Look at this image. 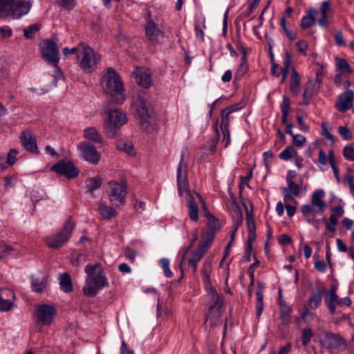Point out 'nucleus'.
Instances as JSON below:
<instances>
[{
    "instance_id": "f257e3e1",
    "label": "nucleus",
    "mask_w": 354,
    "mask_h": 354,
    "mask_svg": "<svg viewBox=\"0 0 354 354\" xmlns=\"http://www.w3.org/2000/svg\"><path fill=\"white\" fill-rule=\"evenodd\" d=\"M86 273L84 294L88 297H94L105 287L109 286L104 269L100 263L87 265L84 269Z\"/></svg>"
},
{
    "instance_id": "f03ea898",
    "label": "nucleus",
    "mask_w": 354,
    "mask_h": 354,
    "mask_svg": "<svg viewBox=\"0 0 354 354\" xmlns=\"http://www.w3.org/2000/svg\"><path fill=\"white\" fill-rule=\"evenodd\" d=\"M100 84L104 92L109 94L115 102L122 104L125 100L122 82L113 68L109 67L104 72Z\"/></svg>"
},
{
    "instance_id": "7ed1b4c3",
    "label": "nucleus",
    "mask_w": 354,
    "mask_h": 354,
    "mask_svg": "<svg viewBox=\"0 0 354 354\" xmlns=\"http://www.w3.org/2000/svg\"><path fill=\"white\" fill-rule=\"evenodd\" d=\"M31 6V3L25 0H0V16L18 19L28 14Z\"/></svg>"
},
{
    "instance_id": "20e7f679",
    "label": "nucleus",
    "mask_w": 354,
    "mask_h": 354,
    "mask_svg": "<svg viewBox=\"0 0 354 354\" xmlns=\"http://www.w3.org/2000/svg\"><path fill=\"white\" fill-rule=\"evenodd\" d=\"M127 122L125 113L119 109H113L108 112V118L104 122V131L107 137L116 138L120 131V128Z\"/></svg>"
},
{
    "instance_id": "39448f33",
    "label": "nucleus",
    "mask_w": 354,
    "mask_h": 354,
    "mask_svg": "<svg viewBox=\"0 0 354 354\" xmlns=\"http://www.w3.org/2000/svg\"><path fill=\"white\" fill-rule=\"evenodd\" d=\"M82 50L77 62L84 73H91L97 69L101 57L97 55L88 44H86Z\"/></svg>"
},
{
    "instance_id": "423d86ee",
    "label": "nucleus",
    "mask_w": 354,
    "mask_h": 354,
    "mask_svg": "<svg viewBox=\"0 0 354 354\" xmlns=\"http://www.w3.org/2000/svg\"><path fill=\"white\" fill-rule=\"evenodd\" d=\"M75 223L71 218H68L64 223L62 230L57 233L46 238V245L51 248H59L68 241L75 227Z\"/></svg>"
},
{
    "instance_id": "0eeeda50",
    "label": "nucleus",
    "mask_w": 354,
    "mask_h": 354,
    "mask_svg": "<svg viewBox=\"0 0 354 354\" xmlns=\"http://www.w3.org/2000/svg\"><path fill=\"white\" fill-rule=\"evenodd\" d=\"M325 196V192L322 189H316L311 196V204H304L301 207V212L304 217L313 214L315 216L317 214L322 213L326 204L323 198Z\"/></svg>"
},
{
    "instance_id": "6e6552de",
    "label": "nucleus",
    "mask_w": 354,
    "mask_h": 354,
    "mask_svg": "<svg viewBox=\"0 0 354 354\" xmlns=\"http://www.w3.org/2000/svg\"><path fill=\"white\" fill-rule=\"evenodd\" d=\"M108 198L115 207L124 205L127 194V185L125 182L110 181Z\"/></svg>"
},
{
    "instance_id": "1a4fd4ad",
    "label": "nucleus",
    "mask_w": 354,
    "mask_h": 354,
    "mask_svg": "<svg viewBox=\"0 0 354 354\" xmlns=\"http://www.w3.org/2000/svg\"><path fill=\"white\" fill-rule=\"evenodd\" d=\"M188 149L185 148L181 151L180 160L177 168V185L180 196L183 195V189L187 190L189 186L187 180Z\"/></svg>"
},
{
    "instance_id": "9d476101",
    "label": "nucleus",
    "mask_w": 354,
    "mask_h": 354,
    "mask_svg": "<svg viewBox=\"0 0 354 354\" xmlns=\"http://www.w3.org/2000/svg\"><path fill=\"white\" fill-rule=\"evenodd\" d=\"M43 56L54 66H57L59 60V42L57 39L44 40L41 44Z\"/></svg>"
},
{
    "instance_id": "9b49d317",
    "label": "nucleus",
    "mask_w": 354,
    "mask_h": 354,
    "mask_svg": "<svg viewBox=\"0 0 354 354\" xmlns=\"http://www.w3.org/2000/svg\"><path fill=\"white\" fill-rule=\"evenodd\" d=\"M81 159L91 164L96 165L100 160V154L96 147L85 141L81 142L77 147Z\"/></svg>"
},
{
    "instance_id": "f8f14e48",
    "label": "nucleus",
    "mask_w": 354,
    "mask_h": 354,
    "mask_svg": "<svg viewBox=\"0 0 354 354\" xmlns=\"http://www.w3.org/2000/svg\"><path fill=\"white\" fill-rule=\"evenodd\" d=\"M57 313L54 306L43 304L37 306L35 312V316L38 323L44 326L50 325Z\"/></svg>"
},
{
    "instance_id": "ddd939ff",
    "label": "nucleus",
    "mask_w": 354,
    "mask_h": 354,
    "mask_svg": "<svg viewBox=\"0 0 354 354\" xmlns=\"http://www.w3.org/2000/svg\"><path fill=\"white\" fill-rule=\"evenodd\" d=\"M51 171L65 176L68 179L75 178L80 171L71 161L59 160L51 167Z\"/></svg>"
},
{
    "instance_id": "4468645a",
    "label": "nucleus",
    "mask_w": 354,
    "mask_h": 354,
    "mask_svg": "<svg viewBox=\"0 0 354 354\" xmlns=\"http://www.w3.org/2000/svg\"><path fill=\"white\" fill-rule=\"evenodd\" d=\"M133 106L136 109V115L141 121L142 124L149 122L153 112L147 102L142 96L139 95L136 97Z\"/></svg>"
},
{
    "instance_id": "2eb2a0df",
    "label": "nucleus",
    "mask_w": 354,
    "mask_h": 354,
    "mask_svg": "<svg viewBox=\"0 0 354 354\" xmlns=\"http://www.w3.org/2000/svg\"><path fill=\"white\" fill-rule=\"evenodd\" d=\"M145 36L147 39L153 43H158V39L163 38L165 32L162 30L155 21L149 18L147 19L145 26Z\"/></svg>"
},
{
    "instance_id": "dca6fc26",
    "label": "nucleus",
    "mask_w": 354,
    "mask_h": 354,
    "mask_svg": "<svg viewBox=\"0 0 354 354\" xmlns=\"http://www.w3.org/2000/svg\"><path fill=\"white\" fill-rule=\"evenodd\" d=\"M324 342L327 348L343 351L346 348L345 339L339 335L326 332L323 336Z\"/></svg>"
},
{
    "instance_id": "f3484780",
    "label": "nucleus",
    "mask_w": 354,
    "mask_h": 354,
    "mask_svg": "<svg viewBox=\"0 0 354 354\" xmlns=\"http://www.w3.org/2000/svg\"><path fill=\"white\" fill-rule=\"evenodd\" d=\"M353 100L354 92L353 90L348 89L339 95L335 105L340 112L345 113L352 107Z\"/></svg>"
},
{
    "instance_id": "a211bd4d",
    "label": "nucleus",
    "mask_w": 354,
    "mask_h": 354,
    "mask_svg": "<svg viewBox=\"0 0 354 354\" xmlns=\"http://www.w3.org/2000/svg\"><path fill=\"white\" fill-rule=\"evenodd\" d=\"M138 84L143 88H148L152 84L151 72L148 69L137 68L132 73Z\"/></svg>"
},
{
    "instance_id": "6ab92c4d",
    "label": "nucleus",
    "mask_w": 354,
    "mask_h": 354,
    "mask_svg": "<svg viewBox=\"0 0 354 354\" xmlns=\"http://www.w3.org/2000/svg\"><path fill=\"white\" fill-rule=\"evenodd\" d=\"M212 261L213 257H207L203 263L201 268V273L202 274V279L204 286L206 289L213 290L212 285L210 274L212 272Z\"/></svg>"
},
{
    "instance_id": "aec40b11",
    "label": "nucleus",
    "mask_w": 354,
    "mask_h": 354,
    "mask_svg": "<svg viewBox=\"0 0 354 354\" xmlns=\"http://www.w3.org/2000/svg\"><path fill=\"white\" fill-rule=\"evenodd\" d=\"M97 211L102 220H111L118 215V212L115 208L107 205L103 200L98 201Z\"/></svg>"
},
{
    "instance_id": "412c9836",
    "label": "nucleus",
    "mask_w": 354,
    "mask_h": 354,
    "mask_svg": "<svg viewBox=\"0 0 354 354\" xmlns=\"http://www.w3.org/2000/svg\"><path fill=\"white\" fill-rule=\"evenodd\" d=\"M212 292V297L214 299L213 304L209 308V315L206 316V320L211 315H214L216 317H218L221 315V309L223 306V297L218 295L216 290L213 288L211 290Z\"/></svg>"
},
{
    "instance_id": "4be33fe9",
    "label": "nucleus",
    "mask_w": 354,
    "mask_h": 354,
    "mask_svg": "<svg viewBox=\"0 0 354 354\" xmlns=\"http://www.w3.org/2000/svg\"><path fill=\"white\" fill-rule=\"evenodd\" d=\"M20 140L23 147L26 150L32 152L37 151L36 139L30 132L23 131L20 136Z\"/></svg>"
},
{
    "instance_id": "5701e85b",
    "label": "nucleus",
    "mask_w": 354,
    "mask_h": 354,
    "mask_svg": "<svg viewBox=\"0 0 354 354\" xmlns=\"http://www.w3.org/2000/svg\"><path fill=\"white\" fill-rule=\"evenodd\" d=\"M183 191H185L187 194L186 203L189 208V216L192 221H196L198 219V205L196 204L194 197L189 193L188 187L187 188V190L185 189H183Z\"/></svg>"
},
{
    "instance_id": "b1692460",
    "label": "nucleus",
    "mask_w": 354,
    "mask_h": 354,
    "mask_svg": "<svg viewBox=\"0 0 354 354\" xmlns=\"http://www.w3.org/2000/svg\"><path fill=\"white\" fill-rule=\"evenodd\" d=\"M83 136L85 139L97 145L103 143V138L100 131L94 127H89L84 129Z\"/></svg>"
},
{
    "instance_id": "393cba45",
    "label": "nucleus",
    "mask_w": 354,
    "mask_h": 354,
    "mask_svg": "<svg viewBox=\"0 0 354 354\" xmlns=\"http://www.w3.org/2000/svg\"><path fill=\"white\" fill-rule=\"evenodd\" d=\"M288 187L283 188V201L285 203L293 199L295 196H298L300 192V187L298 184H296L294 181L288 180Z\"/></svg>"
},
{
    "instance_id": "a878e982",
    "label": "nucleus",
    "mask_w": 354,
    "mask_h": 354,
    "mask_svg": "<svg viewBox=\"0 0 354 354\" xmlns=\"http://www.w3.org/2000/svg\"><path fill=\"white\" fill-rule=\"evenodd\" d=\"M246 221H247V227H248V241L250 242H253L256 239V225L254 222V218L252 213L251 212H248L247 210L246 215Z\"/></svg>"
},
{
    "instance_id": "bb28decb",
    "label": "nucleus",
    "mask_w": 354,
    "mask_h": 354,
    "mask_svg": "<svg viewBox=\"0 0 354 354\" xmlns=\"http://www.w3.org/2000/svg\"><path fill=\"white\" fill-rule=\"evenodd\" d=\"M290 90L292 94L297 95L300 92V78L294 67L291 68Z\"/></svg>"
},
{
    "instance_id": "cd10ccee",
    "label": "nucleus",
    "mask_w": 354,
    "mask_h": 354,
    "mask_svg": "<svg viewBox=\"0 0 354 354\" xmlns=\"http://www.w3.org/2000/svg\"><path fill=\"white\" fill-rule=\"evenodd\" d=\"M47 283L46 276H43L41 278L32 277L31 286L32 291L37 293L43 292L47 287Z\"/></svg>"
},
{
    "instance_id": "c85d7f7f",
    "label": "nucleus",
    "mask_w": 354,
    "mask_h": 354,
    "mask_svg": "<svg viewBox=\"0 0 354 354\" xmlns=\"http://www.w3.org/2000/svg\"><path fill=\"white\" fill-rule=\"evenodd\" d=\"M317 14V11L315 8H310L307 15L301 18V27L303 29H307L314 25Z\"/></svg>"
},
{
    "instance_id": "c756f323",
    "label": "nucleus",
    "mask_w": 354,
    "mask_h": 354,
    "mask_svg": "<svg viewBox=\"0 0 354 354\" xmlns=\"http://www.w3.org/2000/svg\"><path fill=\"white\" fill-rule=\"evenodd\" d=\"M280 308V319L283 324H288L290 321V313L292 308L281 299L279 301Z\"/></svg>"
},
{
    "instance_id": "7c9ffc66",
    "label": "nucleus",
    "mask_w": 354,
    "mask_h": 354,
    "mask_svg": "<svg viewBox=\"0 0 354 354\" xmlns=\"http://www.w3.org/2000/svg\"><path fill=\"white\" fill-rule=\"evenodd\" d=\"M60 289L66 293L73 290V283L71 276L68 273H62L59 276Z\"/></svg>"
},
{
    "instance_id": "2f4dec72",
    "label": "nucleus",
    "mask_w": 354,
    "mask_h": 354,
    "mask_svg": "<svg viewBox=\"0 0 354 354\" xmlns=\"http://www.w3.org/2000/svg\"><path fill=\"white\" fill-rule=\"evenodd\" d=\"M290 109V101L288 97L283 95V101L281 104V110L282 113L281 122L284 125L291 124L288 120L289 111Z\"/></svg>"
},
{
    "instance_id": "473e14b6",
    "label": "nucleus",
    "mask_w": 354,
    "mask_h": 354,
    "mask_svg": "<svg viewBox=\"0 0 354 354\" xmlns=\"http://www.w3.org/2000/svg\"><path fill=\"white\" fill-rule=\"evenodd\" d=\"M115 146L120 151L125 152L130 156H133L136 152L133 149V143L129 140H119L116 142Z\"/></svg>"
},
{
    "instance_id": "72a5a7b5",
    "label": "nucleus",
    "mask_w": 354,
    "mask_h": 354,
    "mask_svg": "<svg viewBox=\"0 0 354 354\" xmlns=\"http://www.w3.org/2000/svg\"><path fill=\"white\" fill-rule=\"evenodd\" d=\"M323 291L321 289L317 290L316 292H313L308 299V306L311 309H317L322 304Z\"/></svg>"
},
{
    "instance_id": "f704fd0d",
    "label": "nucleus",
    "mask_w": 354,
    "mask_h": 354,
    "mask_svg": "<svg viewBox=\"0 0 354 354\" xmlns=\"http://www.w3.org/2000/svg\"><path fill=\"white\" fill-rule=\"evenodd\" d=\"M257 317H259L263 310V286L258 283L257 288Z\"/></svg>"
},
{
    "instance_id": "c9c22d12",
    "label": "nucleus",
    "mask_w": 354,
    "mask_h": 354,
    "mask_svg": "<svg viewBox=\"0 0 354 354\" xmlns=\"http://www.w3.org/2000/svg\"><path fill=\"white\" fill-rule=\"evenodd\" d=\"M338 296L334 291H329L325 298L326 303L331 315L335 314V304L338 303Z\"/></svg>"
},
{
    "instance_id": "e433bc0d",
    "label": "nucleus",
    "mask_w": 354,
    "mask_h": 354,
    "mask_svg": "<svg viewBox=\"0 0 354 354\" xmlns=\"http://www.w3.org/2000/svg\"><path fill=\"white\" fill-rule=\"evenodd\" d=\"M102 185V179L99 176L89 178L86 180V188L87 192L92 194L95 190L98 189Z\"/></svg>"
},
{
    "instance_id": "4c0bfd02",
    "label": "nucleus",
    "mask_w": 354,
    "mask_h": 354,
    "mask_svg": "<svg viewBox=\"0 0 354 354\" xmlns=\"http://www.w3.org/2000/svg\"><path fill=\"white\" fill-rule=\"evenodd\" d=\"M297 155V150L292 146L286 147L279 154V157L281 160H288L292 157Z\"/></svg>"
},
{
    "instance_id": "58836bf2",
    "label": "nucleus",
    "mask_w": 354,
    "mask_h": 354,
    "mask_svg": "<svg viewBox=\"0 0 354 354\" xmlns=\"http://www.w3.org/2000/svg\"><path fill=\"white\" fill-rule=\"evenodd\" d=\"M248 61H241L238 68L236 71L234 79L239 80L241 79L248 71Z\"/></svg>"
},
{
    "instance_id": "ea45409f",
    "label": "nucleus",
    "mask_w": 354,
    "mask_h": 354,
    "mask_svg": "<svg viewBox=\"0 0 354 354\" xmlns=\"http://www.w3.org/2000/svg\"><path fill=\"white\" fill-rule=\"evenodd\" d=\"M328 162L330 165V167L333 169V171L334 173V175L335 176L337 181L338 183H339L340 177H339V169L336 165V160L335 158L334 152L332 150L329 151V152H328Z\"/></svg>"
},
{
    "instance_id": "a19ab883",
    "label": "nucleus",
    "mask_w": 354,
    "mask_h": 354,
    "mask_svg": "<svg viewBox=\"0 0 354 354\" xmlns=\"http://www.w3.org/2000/svg\"><path fill=\"white\" fill-rule=\"evenodd\" d=\"M40 29L41 26L39 24H35L30 25L28 28L24 29V35L27 39H33L35 34L39 31Z\"/></svg>"
},
{
    "instance_id": "79ce46f5",
    "label": "nucleus",
    "mask_w": 354,
    "mask_h": 354,
    "mask_svg": "<svg viewBox=\"0 0 354 354\" xmlns=\"http://www.w3.org/2000/svg\"><path fill=\"white\" fill-rule=\"evenodd\" d=\"M0 297L13 303H15L16 299L14 291L8 288H0Z\"/></svg>"
},
{
    "instance_id": "37998d69",
    "label": "nucleus",
    "mask_w": 354,
    "mask_h": 354,
    "mask_svg": "<svg viewBox=\"0 0 354 354\" xmlns=\"http://www.w3.org/2000/svg\"><path fill=\"white\" fill-rule=\"evenodd\" d=\"M18 154H19V152L15 149H10V151L7 155V160H6V161H5L6 166H7V168L8 167H11L15 164V162L17 160Z\"/></svg>"
},
{
    "instance_id": "c03bdc74",
    "label": "nucleus",
    "mask_w": 354,
    "mask_h": 354,
    "mask_svg": "<svg viewBox=\"0 0 354 354\" xmlns=\"http://www.w3.org/2000/svg\"><path fill=\"white\" fill-rule=\"evenodd\" d=\"M221 227V224L220 223V221L216 218L215 216L210 217L209 219H208V222L207 224V229L213 230L215 232H217Z\"/></svg>"
},
{
    "instance_id": "a18cd8bd",
    "label": "nucleus",
    "mask_w": 354,
    "mask_h": 354,
    "mask_svg": "<svg viewBox=\"0 0 354 354\" xmlns=\"http://www.w3.org/2000/svg\"><path fill=\"white\" fill-rule=\"evenodd\" d=\"M336 64L337 68L342 71H345L348 73H351L353 72L352 68L350 66L348 63L345 59L338 58L336 60Z\"/></svg>"
},
{
    "instance_id": "49530a36",
    "label": "nucleus",
    "mask_w": 354,
    "mask_h": 354,
    "mask_svg": "<svg viewBox=\"0 0 354 354\" xmlns=\"http://www.w3.org/2000/svg\"><path fill=\"white\" fill-rule=\"evenodd\" d=\"M315 314L310 312L306 306H304L302 310L300 311V317L305 322H310Z\"/></svg>"
},
{
    "instance_id": "de8ad7c7",
    "label": "nucleus",
    "mask_w": 354,
    "mask_h": 354,
    "mask_svg": "<svg viewBox=\"0 0 354 354\" xmlns=\"http://www.w3.org/2000/svg\"><path fill=\"white\" fill-rule=\"evenodd\" d=\"M338 220L337 216L335 214H332L328 219V221L326 222V230L331 232H336V226L337 225Z\"/></svg>"
},
{
    "instance_id": "09e8293b",
    "label": "nucleus",
    "mask_w": 354,
    "mask_h": 354,
    "mask_svg": "<svg viewBox=\"0 0 354 354\" xmlns=\"http://www.w3.org/2000/svg\"><path fill=\"white\" fill-rule=\"evenodd\" d=\"M160 264L163 268L164 274L168 278H171L173 276V272L169 268L170 261L167 258H162L160 260Z\"/></svg>"
},
{
    "instance_id": "8fccbe9b",
    "label": "nucleus",
    "mask_w": 354,
    "mask_h": 354,
    "mask_svg": "<svg viewBox=\"0 0 354 354\" xmlns=\"http://www.w3.org/2000/svg\"><path fill=\"white\" fill-rule=\"evenodd\" d=\"M57 4L65 10H73L77 5L75 0H56Z\"/></svg>"
},
{
    "instance_id": "3c124183",
    "label": "nucleus",
    "mask_w": 354,
    "mask_h": 354,
    "mask_svg": "<svg viewBox=\"0 0 354 354\" xmlns=\"http://www.w3.org/2000/svg\"><path fill=\"white\" fill-rule=\"evenodd\" d=\"M14 248L5 243H0V259L7 258Z\"/></svg>"
},
{
    "instance_id": "603ef678",
    "label": "nucleus",
    "mask_w": 354,
    "mask_h": 354,
    "mask_svg": "<svg viewBox=\"0 0 354 354\" xmlns=\"http://www.w3.org/2000/svg\"><path fill=\"white\" fill-rule=\"evenodd\" d=\"M15 306V303L8 301V300L0 297V311L1 312H8L14 308Z\"/></svg>"
},
{
    "instance_id": "864d4df0",
    "label": "nucleus",
    "mask_w": 354,
    "mask_h": 354,
    "mask_svg": "<svg viewBox=\"0 0 354 354\" xmlns=\"http://www.w3.org/2000/svg\"><path fill=\"white\" fill-rule=\"evenodd\" d=\"M221 131L223 134V138L221 141V144H223V148H227L230 143V129H221Z\"/></svg>"
},
{
    "instance_id": "5fc2aeb1",
    "label": "nucleus",
    "mask_w": 354,
    "mask_h": 354,
    "mask_svg": "<svg viewBox=\"0 0 354 354\" xmlns=\"http://www.w3.org/2000/svg\"><path fill=\"white\" fill-rule=\"evenodd\" d=\"M337 131L344 140H350L352 139V133L346 127L339 126L337 128Z\"/></svg>"
},
{
    "instance_id": "6e6d98bb",
    "label": "nucleus",
    "mask_w": 354,
    "mask_h": 354,
    "mask_svg": "<svg viewBox=\"0 0 354 354\" xmlns=\"http://www.w3.org/2000/svg\"><path fill=\"white\" fill-rule=\"evenodd\" d=\"M343 156L346 160L353 162L354 149L350 145L345 146L343 149Z\"/></svg>"
},
{
    "instance_id": "4d7b16f0",
    "label": "nucleus",
    "mask_w": 354,
    "mask_h": 354,
    "mask_svg": "<svg viewBox=\"0 0 354 354\" xmlns=\"http://www.w3.org/2000/svg\"><path fill=\"white\" fill-rule=\"evenodd\" d=\"M302 344L306 346L310 341L313 337V330L310 328H306L302 330Z\"/></svg>"
},
{
    "instance_id": "13d9d810",
    "label": "nucleus",
    "mask_w": 354,
    "mask_h": 354,
    "mask_svg": "<svg viewBox=\"0 0 354 354\" xmlns=\"http://www.w3.org/2000/svg\"><path fill=\"white\" fill-rule=\"evenodd\" d=\"M230 114L225 113L223 110L221 112V122L220 124L221 129H230Z\"/></svg>"
},
{
    "instance_id": "bf43d9fd",
    "label": "nucleus",
    "mask_w": 354,
    "mask_h": 354,
    "mask_svg": "<svg viewBox=\"0 0 354 354\" xmlns=\"http://www.w3.org/2000/svg\"><path fill=\"white\" fill-rule=\"evenodd\" d=\"M217 122H216L215 124L216 136L212 140V143L210 144L209 146V150L212 153H215V152L216 151L217 144L219 140V131L217 127Z\"/></svg>"
},
{
    "instance_id": "052dcab7",
    "label": "nucleus",
    "mask_w": 354,
    "mask_h": 354,
    "mask_svg": "<svg viewBox=\"0 0 354 354\" xmlns=\"http://www.w3.org/2000/svg\"><path fill=\"white\" fill-rule=\"evenodd\" d=\"M205 19L203 20V27H201L199 25L196 24L194 27V32L196 37L201 41H204V31L203 30L205 29Z\"/></svg>"
},
{
    "instance_id": "680f3d73",
    "label": "nucleus",
    "mask_w": 354,
    "mask_h": 354,
    "mask_svg": "<svg viewBox=\"0 0 354 354\" xmlns=\"http://www.w3.org/2000/svg\"><path fill=\"white\" fill-rule=\"evenodd\" d=\"M212 245V243L202 239L198 244V248L197 250L205 254Z\"/></svg>"
},
{
    "instance_id": "e2e57ef3",
    "label": "nucleus",
    "mask_w": 354,
    "mask_h": 354,
    "mask_svg": "<svg viewBox=\"0 0 354 354\" xmlns=\"http://www.w3.org/2000/svg\"><path fill=\"white\" fill-rule=\"evenodd\" d=\"M242 221H243V214H242L240 207H238L237 225H236V227L231 232L230 240L229 243H232L233 242V241L234 239L235 234L236 233L238 225L242 223Z\"/></svg>"
},
{
    "instance_id": "0e129e2a",
    "label": "nucleus",
    "mask_w": 354,
    "mask_h": 354,
    "mask_svg": "<svg viewBox=\"0 0 354 354\" xmlns=\"http://www.w3.org/2000/svg\"><path fill=\"white\" fill-rule=\"evenodd\" d=\"M204 255L203 253L197 250L193 252L192 257L188 259V263H195L198 264Z\"/></svg>"
},
{
    "instance_id": "69168bd1",
    "label": "nucleus",
    "mask_w": 354,
    "mask_h": 354,
    "mask_svg": "<svg viewBox=\"0 0 354 354\" xmlns=\"http://www.w3.org/2000/svg\"><path fill=\"white\" fill-rule=\"evenodd\" d=\"M86 44H86L85 42H80L76 46L70 49V54H77V61L80 54L82 53H81L82 51V50L84 47H86Z\"/></svg>"
},
{
    "instance_id": "338daca9",
    "label": "nucleus",
    "mask_w": 354,
    "mask_h": 354,
    "mask_svg": "<svg viewBox=\"0 0 354 354\" xmlns=\"http://www.w3.org/2000/svg\"><path fill=\"white\" fill-rule=\"evenodd\" d=\"M292 142L297 147H301L306 142V138L301 134L292 135Z\"/></svg>"
},
{
    "instance_id": "774afa93",
    "label": "nucleus",
    "mask_w": 354,
    "mask_h": 354,
    "mask_svg": "<svg viewBox=\"0 0 354 354\" xmlns=\"http://www.w3.org/2000/svg\"><path fill=\"white\" fill-rule=\"evenodd\" d=\"M216 233L215 232H214L213 230H206L202 234V239L207 241H209L211 243H213V240L215 237V235H216Z\"/></svg>"
}]
</instances>
